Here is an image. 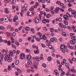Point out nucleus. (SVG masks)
<instances>
[{"instance_id": "2", "label": "nucleus", "mask_w": 76, "mask_h": 76, "mask_svg": "<svg viewBox=\"0 0 76 76\" xmlns=\"http://www.w3.org/2000/svg\"><path fill=\"white\" fill-rule=\"evenodd\" d=\"M27 7H28V5L26 4H25L24 7H22V8L23 9H25L24 10L26 11L27 10V9L26 8Z\"/></svg>"}, {"instance_id": "9", "label": "nucleus", "mask_w": 76, "mask_h": 76, "mask_svg": "<svg viewBox=\"0 0 76 76\" xmlns=\"http://www.w3.org/2000/svg\"><path fill=\"white\" fill-rule=\"evenodd\" d=\"M42 22L43 23H45L48 22V23L49 22V21H47V20L45 19H44L42 20Z\"/></svg>"}, {"instance_id": "53", "label": "nucleus", "mask_w": 76, "mask_h": 76, "mask_svg": "<svg viewBox=\"0 0 76 76\" xmlns=\"http://www.w3.org/2000/svg\"><path fill=\"white\" fill-rule=\"evenodd\" d=\"M66 16H68V17H70V14L68 13H66Z\"/></svg>"}, {"instance_id": "39", "label": "nucleus", "mask_w": 76, "mask_h": 76, "mask_svg": "<svg viewBox=\"0 0 76 76\" xmlns=\"http://www.w3.org/2000/svg\"><path fill=\"white\" fill-rule=\"evenodd\" d=\"M16 2V0H13L12 1V4H14Z\"/></svg>"}, {"instance_id": "26", "label": "nucleus", "mask_w": 76, "mask_h": 76, "mask_svg": "<svg viewBox=\"0 0 76 76\" xmlns=\"http://www.w3.org/2000/svg\"><path fill=\"white\" fill-rule=\"evenodd\" d=\"M64 23L66 25H68V22L66 20L64 21Z\"/></svg>"}, {"instance_id": "36", "label": "nucleus", "mask_w": 76, "mask_h": 76, "mask_svg": "<svg viewBox=\"0 0 76 76\" xmlns=\"http://www.w3.org/2000/svg\"><path fill=\"white\" fill-rule=\"evenodd\" d=\"M48 60L49 61H51V57H49L48 58Z\"/></svg>"}, {"instance_id": "7", "label": "nucleus", "mask_w": 76, "mask_h": 76, "mask_svg": "<svg viewBox=\"0 0 76 76\" xmlns=\"http://www.w3.org/2000/svg\"><path fill=\"white\" fill-rule=\"evenodd\" d=\"M25 55L23 53H21L20 56V58L21 59H23L25 58Z\"/></svg>"}, {"instance_id": "24", "label": "nucleus", "mask_w": 76, "mask_h": 76, "mask_svg": "<svg viewBox=\"0 0 76 76\" xmlns=\"http://www.w3.org/2000/svg\"><path fill=\"white\" fill-rule=\"evenodd\" d=\"M9 55L11 56H12V54H13L12 51L11 50H10L9 51Z\"/></svg>"}, {"instance_id": "19", "label": "nucleus", "mask_w": 76, "mask_h": 76, "mask_svg": "<svg viewBox=\"0 0 76 76\" xmlns=\"http://www.w3.org/2000/svg\"><path fill=\"white\" fill-rule=\"evenodd\" d=\"M32 57L30 55H28L27 56V59L28 60H30L31 58Z\"/></svg>"}, {"instance_id": "35", "label": "nucleus", "mask_w": 76, "mask_h": 76, "mask_svg": "<svg viewBox=\"0 0 76 76\" xmlns=\"http://www.w3.org/2000/svg\"><path fill=\"white\" fill-rule=\"evenodd\" d=\"M50 31L51 32H53L54 31V29L53 28H51L50 29Z\"/></svg>"}, {"instance_id": "56", "label": "nucleus", "mask_w": 76, "mask_h": 76, "mask_svg": "<svg viewBox=\"0 0 76 76\" xmlns=\"http://www.w3.org/2000/svg\"><path fill=\"white\" fill-rule=\"evenodd\" d=\"M69 48L70 49H71V50L73 49V46H70Z\"/></svg>"}, {"instance_id": "13", "label": "nucleus", "mask_w": 76, "mask_h": 76, "mask_svg": "<svg viewBox=\"0 0 76 76\" xmlns=\"http://www.w3.org/2000/svg\"><path fill=\"white\" fill-rule=\"evenodd\" d=\"M9 8H5V13H9Z\"/></svg>"}, {"instance_id": "1", "label": "nucleus", "mask_w": 76, "mask_h": 76, "mask_svg": "<svg viewBox=\"0 0 76 76\" xmlns=\"http://www.w3.org/2000/svg\"><path fill=\"white\" fill-rule=\"evenodd\" d=\"M46 44L47 46H49V45H50V44H51V41H48V40H46Z\"/></svg>"}, {"instance_id": "10", "label": "nucleus", "mask_w": 76, "mask_h": 76, "mask_svg": "<svg viewBox=\"0 0 76 76\" xmlns=\"http://www.w3.org/2000/svg\"><path fill=\"white\" fill-rule=\"evenodd\" d=\"M34 21L36 23H39V19H38V18H35Z\"/></svg>"}, {"instance_id": "12", "label": "nucleus", "mask_w": 76, "mask_h": 76, "mask_svg": "<svg viewBox=\"0 0 76 76\" xmlns=\"http://www.w3.org/2000/svg\"><path fill=\"white\" fill-rule=\"evenodd\" d=\"M72 28L73 29V31L74 32H76V27H75L74 26H72Z\"/></svg>"}, {"instance_id": "49", "label": "nucleus", "mask_w": 76, "mask_h": 76, "mask_svg": "<svg viewBox=\"0 0 76 76\" xmlns=\"http://www.w3.org/2000/svg\"><path fill=\"white\" fill-rule=\"evenodd\" d=\"M0 29H4V27L2 26H0Z\"/></svg>"}, {"instance_id": "15", "label": "nucleus", "mask_w": 76, "mask_h": 76, "mask_svg": "<svg viewBox=\"0 0 76 76\" xmlns=\"http://www.w3.org/2000/svg\"><path fill=\"white\" fill-rule=\"evenodd\" d=\"M60 9V8L58 7H57L56 8V9H55V11L57 13V12H58V11Z\"/></svg>"}, {"instance_id": "31", "label": "nucleus", "mask_w": 76, "mask_h": 76, "mask_svg": "<svg viewBox=\"0 0 76 76\" xmlns=\"http://www.w3.org/2000/svg\"><path fill=\"white\" fill-rule=\"evenodd\" d=\"M34 15H35V12L33 11L31 13V15H30V16H32Z\"/></svg>"}, {"instance_id": "34", "label": "nucleus", "mask_w": 76, "mask_h": 76, "mask_svg": "<svg viewBox=\"0 0 76 76\" xmlns=\"http://www.w3.org/2000/svg\"><path fill=\"white\" fill-rule=\"evenodd\" d=\"M59 26H61V27H62L63 26V24L61 23H59Z\"/></svg>"}, {"instance_id": "11", "label": "nucleus", "mask_w": 76, "mask_h": 76, "mask_svg": "<svg viewBox=\"0 0 76 76\" xmlns=\"http://www.w3.org/2000/svg\"><path fill=\"white\" fill-rule=\"evenodd\" d=\"M70 43L72 45H73V44H75V43H76V41L73 40H71L70 41Z\"/></svg>"}, {"instance_id": "17", "label": "nucleus", "mask_w": 76, "mask_h": 76, "mask_svg": "<svg viewBox=\"0 0 76 76\" xmlns=\"http://www.w3.org/2000/svg\"><path fill=\"white\" fill-rule=\"evenodd\" d=\"M72 40L76 41V37L75 36H73L72 37Z\"/></svg>"}, {"instance_id": "5", "label": "nucleus", "mask_w": 76, "mask_h": 76, "mask_svg": "<svg viewBox=\"0 0 76 76\" xmlns=\"http://www.w3.org/2000/svg\"><path fill=\"white\" fill-rule=\"evenodd\" d=\"M3 20L4 22H7L9 20V18L7 16H5L4 17Z\"/></svg>"}, {"instance_id": "52", "label": "nucleus", "mask_w": 76, "mask_h": 76, "mask_svg": "<svg viewBox=\"0 0 76 76\" xmlns=\"http://www.w3.org/2000/svg\"><path fill=\"white\" fill-rule=\"evenodd\" d=\"M40 39H42V38H43V36H42V35H41L39 36Z\"/></svg>"}, {"instance_id": "21", "label": "nucleus", "mask_w": 76, "mask_h": 76, "mask_svg": "<svg viewBox=\"0 0 76 76\" xmlns=\"http://www.w3.org/2000/svg\"><path fill=\"white\" fill-rule=\"evenodd\" d=\"M42 39H43V40H46L47 39V38L45 37V34L43 35Z\"/></svg>"}, {"instance_id": "16", "label": "nucleus", "mask_w": 76, "mask_h": 76, "mask_svg": "<svg viewBox=\"0 0 76 76\" xmlns=\"http://www.w3.org/2000/svg\"><path fill=\"white\" fill-rule=\"evenodd\" d=\"M60 48L62 50H64V45L62 44L60 46Z\"/></svg>"}, {"instance_id": "55", "label": "nucleus", "mask_w": 76, "mask_h": 76, "mask_svg": "<svg viewBox=\"0 0 76 76\" xmlns=\"http://www.w3.org/2000/svg\"><path fill=\"white\" fill-rule=\"evenodd\" d=\"M50 40L51 42H54L53 38H51L50 39Z\"/></svg>"}, {"instance_id": "43", "label": "nucleus", "mask_w": 76, "mask_h": 76, "mask_svg": "<svg viewBox=\"0 0 76 76\" xmlns=\"http://www.w3.org/2000/svg\"><path fill=\"white\" fill-rule=\"evenodd\" d=\"M31 72H34V68L33 67H31Z\"/></svg>"}, {"instance_id": "61", "label": "nucleus", "mask_w": 76, "mask_h": 76, "mask_svg": "<svg viewBox=\"0 0 76 76\" xmlns=\"http://www.w3.org/2000/svg\"><path fill=\"white\" fill-rule=\"evenodd\" d=\"M12 36H15L16 35V33L15 32H13L12 34Z\"/></svg>"}, {"instance_id": "60", "label": "nucleus", "mask_w": 76, "mask_h": 76, "mask_svg": "<svg viewBox=\"0 0 76 76\" xmlns=\"http://www.w3.org/2000/svg\"><path fill=\"white\" fill-rule=\"evenodd\" d=\"M61 3L60 1H57L56 2V4H60Z\"/></svg>"}, {"instance_id": "45", "label": "nucleus", "mask_w": 76, "mask_h": 76, "mask_svg": "<svg viewBox=\"0 0 76 76\" xmlns=\"http://www.w3.org/2000/svg\"><path fill=\"white\" fill-rule=\"evenodd\" d=\"M48 46H49V48L50 49H52V48H53V46L51 45H50Z\"/></svg>"}, {"instance_id": "40", "label": "nucleus", "mask_w": 76, "mask_h": 76, "mask_svg": "<svg viewBox=\"0 0 76 76\" xmlns=\"http://www.w3.org/2000/svg\"><path fill=\"white\" fill-rule=\"evenodd\" d=\"M11 39L12 40V43H14L15 42V39L13 38H11Z\"/></svg>"}, {"instance_id": "47", "label": "nucleus", "mask_w": 76, "mask_h": 76, "mask_svg": "<svg viewBox=\"0 0 76 76\" xmlns=\"http://www.w3.org/2000/svg\"><path fill=\"white\" fill-rule=\"evenodd\" d=\"M59 41H60V42H61V41H63V39L62 38L60 37L59 39Z\"/></svg>"}, {"instance_id": "30", "label": "nucleus", "mask_w": 76, "mask_h": 76, "mask_svg": "<svg viewBox=\"0 0 76 76\" xmlns=\"http://www.w3.org/2000/svg\"><path fill=\"white\" fill-rule=\"evenodd\" d=\"M27 63L28 64H32V62L30 60H28V61Z\"/></svg>"}, {"instance_id": "32", "label": "nucleus", "mask_w": 76, "mask_h": 76, "mask_svg": "<svg viewBox=\"0 0 76 76\" xmlns=\"http://www.w3.org/2000/svg\"><path fill=\"white\" fill-rule=\"evenodd\" d=\"M7 44L8 45L10 46L11 45V42H10V40H9L7 42Z\"/></svg>"}, {"instance_id": "51", "label": "nucleus", "mask_w": 76, "mask_h": 76, "mask_svg": "<svg viewBox=\"0 0 76 76\" xmlns=\"http://www.w3.org/2000/svg\"><path fill=\"white\" fill-rule=\"evenodd\" d=\"M12 48H16L15 45H12Z\"/></svg>"}, {"instance_id": "14", "label": "nucleus", "mask_w": 76, "mask_h": 76, "mask_svg": "<svg viewBox=\"0 0 76 76\" xmlns=\"http://www.w3.org/2000/svg\"><path fill=\"white\" fill-rule=\"evenodd\" d=\"M64 18L66 20H67L69 18H68V16L66 15H64Z\"/></svg>"}, {"instance_id": "57", "label": "nucleus", "mask_w": 76, "mask_h": 76, "mask_svg": "<svg viewBox=\"0 0 76 76\" xmlns=\"http://www.w3.org/2000/svg\"><path fill=\"white\" fill-rule=\"evenodd\" d=\"M58 70H61V72H63V70H62V69H61V68L60 67H59L58 68Z\"/></svg>"}, {"instance_id": "20", "label": "nucleus", "mask_w": 76, "mask_h": 76, "mask_svg": "<svg viewBox=\"0 0 76 76\" xmlns=\"http://www.w3.org/2000/svg\"><path fill=\"white\" fill-rule=\"evenodd\" d=\"M64 75H66V73L64 72H62L60 74V76H63Z\"/></svg>"}, {"instance_id": "25", "label": "nucleus", "mask_w": 76, "mask_h": 76, "mask_svg": "<svg viewBox=\"0 0 76 76\" xmlns=\"http://www.w3.org/2000/svg\"><path fill=\"white\" fill-rule=\"evenodd\" d=\"M34 6H32L31 8H30L29 9V10H30V11H32L33 10H34Z\"/></svg>"}, {"instance_id": "64", "label": "nucleus", "mask_w": 76, "mask_h": 76, "mask_svg": "<svg viewBox=\"0 0 76 76\" xmlns=\"http://www.w3.org/2000/svg\"><path fill=\"white\" fill-rule=\"evenodd\" d=\"M75 35V33H71L70 34V36H73V35Z\"/></svg>"}, {"instance_id": "48", "label": "nucleus", "mask_w": 76, "mask_h": 76, "mask_svg": "<svg viewBox=\"0 0 76 76\" xmlns=\"http://www.w3.org/2000/svg\"><path fill=\"white\" fill-rule=\"evenodd\" d=\"M71 71L73 73H75V69H73L71 70Z\"/></svg>"}, {"instance_id": "62", "label": "nucleus", "mask_w": 76, "mask_h": 76, "mask_svg": "<svg viewBox=\"0 0 76 76\" xmlns=\"http://www.w3.org/2000/svg\"><path fill=\"white\" fill-rule=\"evenodd\" d=\"M37 34H38V35H39V36H40V35H42V34H41V33H40V32H38L37 33Z\"/></svg>"}, {"instance_id": "41", "label": "nucleus", "mask_w": 76, "mask_h": 76, "mask_svg": "<svg viewBox=\"0 0 76 76\" xmlns=\"http://www.w3.org/2000/svg\"><path fill=\"white\" fill-rule=\"evenodd\" d=\"M15 44L17 45H19V42L17 41H16L15 42Z\"/></svg>"}, {"instance_id": "8", "label": "nucleus", "mask_w": 76, "mask_h": 76, "mask_svg": "<svg viewBox=\"0 0 76 76\" xmlns=\"http://www.w3.org/2000/svg\"><path fill=\"white\" fill-rule=\"evenodd\" d=\"M18 19V17L17 16H15L14 17V19H13V21L14 22H16V20Z\"/></svg>"}, {"instance_id": "4", "label": "nucleus", "mask_w": 76, "mask_h": 76, "mask_svg": "<svg viewBox=\"0 0 76 76\" xmlns=\"http://www.w3.org/2000/svg\"><path fill=\"white\" fill-rule=\"evenodd\" d=\"M40 13L39 15V18L40 20H41V18H42V15L43 14V12L42 11H40Z\"/></svg>"}, {"instance_id": "22", "label": "nucleus", "mask_w": 76, "mask_h": 76, "mask_svg": "<svg viewBox=\"0 0 76 76\" xmlns=\"http://www.w3.org/2000/svg\"><path fill=\"white\" fill-rule=\"evenodd\" d=\"M62 35L63 36V37H66V32H64L62 33Z\"/></svg>"}, {"instance_id": "38", "label": "nucleus", "mask_w": 76, "mask_h": 76, "mask_svg": "<svg viewBox=\"0 0 76 76\" xmlns=\"http://www.w3.org/2000/svg\"><path fill=\"white\" fill-rule=\"evenodd\" d=\"M55 41V42H57V39L56 38H53V42Z\"/></svg>"}, {"instance_id": "46", "label": "nucleus", "mask_w": 76, "mask_h": 76, "mask_svg": "<svg viewBox=\"0 0 76 76\" xmlns=\"http://www.w3.org/2000/svg\"><path fill=\"white\" fill-rule=\"evenodd\" d=\"M43 29H44V30H45V31H47V27H44Z\"/></svg>"}, {"instance_id": "28", "label": "nucleus", "mask_w": 76, "mask_h": 76, "mask_svg": "<svg viewBox=\"0 0 76 76\" xmlns=\"http://www.w3.org/2000/svg\"><path fill=\"white\" fill-rule=\"evenodd\" d=\"M7 61L8 62H11L12 61V58H9L8 59Z\"/></svg>"}, {"instance_id": "42", "label": "nucleus", "mask_w": 76, "mask_h": 76, "mask_svg": "<svg viewBox=\"0 0 76 76\" xmlns=\"http://www.w3.org/2000/svg\"><path fill=\"white\" fill-rule=\"evenodd\" d=\"M50 14H48L47 15L46 18H50Z\"/></svg>"}, {"instance_id": "63", "label": "nucleus", "mask_w": 76, "mask_h": 76, "mask_svg": "<svg viewBox=\"0 0 76 76\" xmlns=\"http://www.w3.org/2000/svg\"><path fill=\"white\" fill-rule=\"evenodd\" d=\"M12 67H15V65L14 64V63H12Z\"/></svg>"}, {"instance_id": "54", "label": "nucleus", "mask_w": 76, "mask_h": 76, "mask_svg": "<svg viewBox=\"0 0 76 76\" xmlns=\"http://www.w3.org/2000/svg\"><path fill=\"white\" fill-rule=\"evenodd\" d=\"M65 66L66 67H69V64L68 63H66L65 64Z\"/></svg>"}, {"instance_id": "3", "label": "nucleus", "mask_w": 76, "mask_h": 76, "mask_svg": "<svg viewBox=\"0 0 76 76\" xmlns=\"http://www.w3.org/2000/svg\"><path fill=\"white\" fill-rule=\"evenodd\" d=\"M54 7H50V11L52 15L54 14Z\"/></svg>"}, {"instance_id": "59", "label": "nucleus", "mask_w": 76, "mask_h": 76, "mask_svg": "<svg viewBox=\"0 0 76 76\" xmlns=\"http://www.w3.org/2000/svg\"><path fill=\"white\" fill-rule=\"evenodd\" d=\"M20 53V51L19 50H17V51H16V54H19V53Z\"/></svg>"}, {"instance_id": "44", "label": "nucleus", "mask_w": 76, "mask_h": 76, "mask_svg": "<svg viewBox=\"0 0 76 76\" xmlns=\"http://www.w3.org/2000/svg\"><path fill=\"white\" fill-rule=\"evenodd\" d=\"M45 10L46 11V12H50V10L49 9H48L47 8H45Z\"/></svg>"}, {"instance_id": "27", "label": "nucleus", "mask_w": 76, "mask_h": 76, "mask_svg": "<svg viewBox=\"0 0 76 76\" xmlns=\"http://www.w3.org/2000/svg\"><path fill=\"white\" fill-rule=\"evenodd\" d=\"M17 70L18 73H21L22 72V71H21V70H20V69L19 68H17Z\"/></svg>"}, {"instance_id": "18", "label": "nucleus", "mask_w": 76, "mask_h": 76, "mask_svg": "<svg viewBox=\"0 0 76 76\" xmlns=\"http://www.w3.org/2000/svg\"><path fill=\"white\" fill-rule=\"evenodd\" d=\"M36 60H37V61H40V60H41V58L39 57L36 56Z\"/></svg>"}, {"instance_id": "37", "label": "nucleus", "mask_w": 76, "mask_h": 76, "mask_svg": "<svg viewBox=\"0 0 76 76\" xmlns=\"http://www.w3.org/2000/svg\"><path fill=\"white\" fill-rule=\"evenodd\" d=\"M0 57H1V60H3V58H4V56H3V55L2 54L1 55V56H0Z\"/></svg>"}, {"instance_id": "6", "label": "nucleus", "mask_w": 76, "mask_h": 76, "mask_svg": "<svg viewBox=\"0 0 76 76\" xmlns=\"http://www.w3.org/2000/svg\"><path fill=\"white\" fill-rule=\"evenodd\" d=\"M36 48L37 50H34V53L36 54H39V50H38V47Z\"/></svg>"}, {"instance_id": "33", "label": "nucleus", "mask_w": 76, "mask_h": 76, "mask_svg": "<svg viewBox=\"0 0 76 76\" xmlns=\"http://www.w3.org/2000/svg\"><path fill=\"white\" fill-rule=\"evenodd\" d=\"M19 61L18 60L16 61L15 62V64L16 65H18V64H19Z\"/></svg>"}, {"instance_id": "58", "label": "nucleus", "mask_w": 76, "mask_h": 76, "mask_svg": "<svg viewBox=\"0 0 76 76\" xmlns=\"http://www.w3.org/2000/svg\"><path fill=\"white\" fill-rule=\"evenodd\" d=\"M12 9H15L16 8V6L15 5H13L12 7Z\"/></svg>"}, {"instance_id": "50", "label": "nucleus", "mask_w": 76, "mask_h": 76, "mask_svg": "<svg viewBox=\"0 0 76 76\" xmlns=\"http://www.w3.org/2000/svg\"><path fill=\"white\" fill-rule=\"evenodd\" d=\"M42 66L44 67H45V66H46V64H42Z\"/></svg>"}, {"instance_id": "23", "label": "nucleus", "mask_w": 76, "mask_h": 76, "mask_svg": "<svg viewBox=\"0 0 76 76\" xmlns=\"http://www.w3.org/2000/svg\"><path fill=\"white\" fill-rule=\"evenodd\" d=\"M30 29V28L29 27L26 26L25 28V30L26 31H29Z\"/></svg>"}, {"instance_id": "29", "label": "nucleus", "mask_w": 76, "mask_h": 76, "mask_svg": "<svg viewBox=\"0 0 76 76\" xmlns=\"http://www.w3.org/2000/svg\"><path fill=\"white\" fill-rule=\"evenodd\" d=\"M71 13L73 15H75L76 14V11L75 10H72L71 11Z\"/></svg>"}]
</instances>
